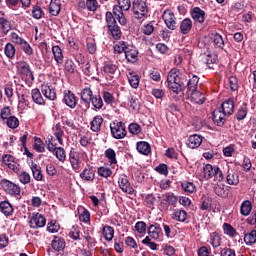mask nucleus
<instances>
[{
    "instance_id": "4be33fe9",
    "label": "nucleus",
    "mask_w": 256,
    "mask_h": 256,
    "mask_svg": "<svg viewBox=\"0 0 256 256\" xmlns=\"http://www.w3.org/2000/svg\"><path fill=\"white\" fill-rule=\"evenodd\" d=\"M51 247L54 251H63V249H65V239L59 236H54V239L51 242Z\"/></svg>"
},
{
    "instance_id": "f03ea898",
    "label": "nucleus",
    "mask_w": 256,
    "mask_h": 256,
    "mask_svg": "<svg viewBox=\"0 0 256 256\" xmlns=\"http://www.w3.org/2000/svg\"><path fill=\"white\" fill-rule=\"evenodd\" d=\"M203 173H204V179L209 181V179H213L214 181H218L221 183L225 179V176H223V172L219 168V166H213L211 164H206L203 167Z\"/></svg>"
},
{
    "instance_id": "473e14b6",
    "label": "nucleus",
    "mask_w": 256,
    "mask_h": 256,
    "mask_svg": "<svg viewBox=\"0 0 256 256\" xmlns=\"http://www.w3.org/2000/svg\"><path fill=\"white\" fill-rule=\"evenodd\" d=\"M197 85H199V77L194 75L187 83V93L197 91Z\"/></svg>"
},
{
    "instance_id": "f704fd0d",
    "label": "nucleus",
    "mask_w": 256,
    "mask_h": 256,
    "mask_svg": "<svg viewBox=\"0 0 256 256\" xmlns=\"http://www.w3.org/2000/svg\"><path fill=\"white\" fill-rule=\"evenodd\" d=\"M4 165H7L12 171H17V164H15V158L11 155H4L2 158Z\"/></svg>"
},
{
    "instance_id": "79ce46f5",
    "label": "nucleus",
    "mask_w": 256,
    "mask_h": 256,
    "mask_svg": "<svg viewBox=\"0 0 256 256\" xmlns=\"http://www.w3.org/2000/svg\"><path fill=\"white\" fill-rule=\"evenodd\" d=\"M247 113H248V108H247V104L246 103H243L237 113H236V119L238 121H243V119H245V117H247Z\"/></svg>"
},
{
    "instance_id": "e2e57ef3",
    "label": "nucleus",
    "mask_w": 256,
    "mask_h": 256,
    "mask_svg": "<svg viewBox=\"0 0 256 256\" xmlns=\"http://www.w3.org/2000/svg\"><path fill=\"white\" fill-rule=\"evenodd\" d=\"M21 49L24 51L25 55L31 56L33 55V48L31 47L30 44L26 40H24L21 44Z\"/></svg>"
},
{
    "instance_id": "c03bdc74",
    "label": "nucleus",
    "mask_w": 256,
    "mask_h": 256,
    "mask_svg": "<svg viewBox=\"0 0 256 256\" xmlns=\"http://www.w3.org/2000/svg\"><path fill=\"white\" fill-rule=\"evenodd\" d=\"M228 185H239V175L233 171L228 170V175L226 177Z\"/></svg>"
},
{
    "instance_id": "c756f323",
    "label": "nucleus",
    "mask_w": 256,
    "mask_h": 256,
    "mask_svg": "<svg viewBox=\"0 0 256 256\" xmlns=\"http://www.w3.org/2000/svg\"><path fill=\"white\" fill-rule=\"evenodd\" d=\"M172 219H174V221L185 223V221H187V212L182 209H175L172 215Z\"/></svg>"
},
{
    "instance_id": "20e7f679",
    "label": "nucleus",
    "mask_w": 256,
    "mask_h": 256,
    "mask_svg": "<svg viewBox=\"0 0 256 256\" xmlns=\"http://www.w3.org/2000/svg\"><path fill=\"white\" fill-rule=\"evenodd\" d=\"M132 9L136 19H143V17H146L147 13H149L147 0H134Z\"/></svg>"
},
{
    "instance_id": "8fccbe9b",
    "label": "nucleus",
    "mask_w": 256,
    "mask_h": 256,
    "mask_svg": "<svg viewBox=\"0 0 256 256\" xmlns=\"http://www.w3.org/2000/svg\"><path fill=\"white\" fill-rule=\"evenodd\" d=\"M0 27L4 33V35H7V33H9V31H11V22H9V20L0 17Z\"/></svg>"
},
{
    "instance_id": "3c124183",
    "label": "nucleus",
    "mask_w": 256,
    "mask_h": 256,
    "mask_svg": "<svg viewBox=\"0 0 256 256\" xmlns=\"http://www.w3.org/2000/svg\"><path fill=\"white\" fill-rule=\"evenodd\" d=\"M63 135L64 132L61 129V124H56L55 128H54V136L56 137L58 143H60V145H63Z\"/></svg>"
},
{
    "instance_id": "052dcab7",
    "label": "nucleus",
    "mask_w": 256,
    "mask_h": 256,
    "mask_svg": "<svg viewBox=\"0 0 256 256\" xmlns=\"http://www.w3.org/2000/svg\"><path fill=\"white\" fill-rule=\"evenodd\" d=\"M164 197H165L164 201H166L168 205H172L173 207L177 205V196H175V194L168 193V194H165Z\"/></svg>"
},
{
    "instance_id": "603ef678",
    "label": "nucleus",
    "mask_w": 256,
    "mask_h": 256,
    "mask_svg": "<svg viewBox=\"0 0 256 256\" xmlns=\"http://www.w3.org/2000/svg\"><path fill=\"white\" fill-rule=\"evenodd\" d=\"M223 231L225 235H229V237H236L237 230L231 226V224L224 223L223 224Z\"/></svg>"
},
{
    "instance_id": "e433bc0d",
    "label": "nucleus",
    "mask_w": 256,
    "mask_h": 256,
    "mask_svg": "<svg viewBox=\"0 0 256 256\" xmlns=\"http://www.w3.org/2000/svg\"><path fill=\"white\" fill-rule=\"evenodd\" d=\"M31 171H32V175L36 181H43V174L41 173V166H39L35 163H32Z\"/></svg>"
},
{
    "instance_id": "4c0bfd02",
    "label": "nucleus",
    "mask_w": 256,
    "mask_h": 256,
    "mask_svg": "<svg viewBox=\"0 0 256 256\" xmlns=\"http://www.w3.org/2000/svg\"><path fill=\"white\" fill-rule=\"evenodd\" d=\"M103 72L105 75H115L117 72V65L111 63V62H105L103 66Z\"/></svg>"
},
{
    "instance_id": "b1692460",
    "label": "nucleus",
    "mask_w": 256,
    "mask_h": 256,
    "mask_svg": "<svg viewBox=\"0 0 256 256\" xmlns=\"http://www.w3.org/2000/svg\"><path fill=\"white\" fill-rule=\"evenodd\" d=\"M0 210L5 217H11V215H13V205H11L9 201L0 202Z\"/></svg>"
},
{
    "instance_id": "c85d7f7f",
    "label": "nucleus",
    "mask_w": 256,
    "mask_h": 256,
    "mask_svg": "<svg viewBox=\"0 0 256 256\" xmlns=\"http://www.w3.org/2000/svg\"><path fill=\"white\" fill-rule=\"evenodd\" d=\"M52 53L54 55V59H55L57 65H63L64 57H63V50H61V47L53 46Z\"/></svg>"
},
{
    "instance_id": "c9c22d12",
    "label": "nucleus",
    "mask_w": 256,
    "mask_h": 256,
    "mask_svg": "<svg viewBox=\"0 0 256 256\" xmlns=\"http://www.w3.org/2000/svg\"><path fill=\"white\" fill-rule=\"evenodd\" d=\"M253 209V205L251 204V201L245 200L241 206H240V213L244 217H247L251 213V210Z\"/></svg>"
},
{
    "instance_id": "412c9836",
    "label": "nucleus",
    "mask_w": 256,
    "mask_h": 256,
    "mask_svg": "<svg viewBox=\"0 0 256 256\" xmlns=\"http://www.w3.org/2000/svg\"><path fill=\"white\" fill-rule=\"evenodd\" d=\"M191 29H193V21L191 18H185L180 23V33H182V35H188V33L191 32Z\"/></svg>"
},
{
    "instance_id": "0e129e2a",
    "label": "nucleus",
    "mask_w": 256,
    "mask_h": 256,
    "mask_svg": "<svg viewBox=\"0 0 256 256\" xmlns=\"http://www.w3.org/2000/svg\"><path fill=\"white\" fill-rule=\"evenodd\" d=\"M99 7V2L97 0H86V9L88 11H97Z\"/></svg>"
},
{
    "instance_id": "72a5a7b5",
    "label": "nucleus",
    "mask_w": 256,
    "mask_h": 256,
    "mask_svg": "<svg viewBox=\"0 0 256 256\" xmlns=\"http://www.w3.org/2000/svg\"><path fill=\"white\" fill-rule=\"evenodd\" d=\"M102 233L104 239H106L107 241H113V238L115 237V229H113V227L109 225L104 226Z\"/></svg>"
},
{
    "instance_id": "774afa93",
    "label": "nucleus",
    "mask_w": 256,
    "mask_h": 256,
    "mask_svg": "<svg viewBox=\"0 0 256 256\" xmlns=\"http://www.w3.org/2000/svg\"><path fill=\"white\" fill-rule=\"evenodd\" d=\"M220 256H237L234 249L231 248H223L220 251Z\"/></svg>"
},
{
    "instance_id": "a19ab883",
    "label": "nucleus",
    "mask_w": 256,
    "mask_h": 256,
    "mask_svg": "<svg viewBox=\"0 0 256 256\" xmlns=\"http://www.w3.org/2000/svg\"><path fill=\"white\" fill-rule=\"evenodd\" d=\"M4 53L8 59H15V46L12 43H7L4 47Z\"/></svg>"
},
{
    "instance_id": "680f3d73",
    "label": "nucleus",
    "mask_w": 256,
    "mask_h": 256,
    "mask_svg": "<svg viewBox=\"0 0 256 256\" xmlns=\"http://www.w3.org/2000/svg\"><path fill=\"white\" fill-rule=\"evenodd\" d=\"M79 220L82 221V223H89V221H91V213H89V210L83 208L82 213L79 215Z\"/></svg>"
},
{
    "instance_id": "6e6d98bb",
    "label": "nucleus",
    "mask_w": 256,
    "mask_h": 256,
    "mask_svg": "<svg viewBox=\"0 0 256 256\" xmlns=\"http://www.w3.org/2000/svg\"><path fill=\"white\" fill-rule=\"evenodd\" d=\"M6 124L10 129H17V127H19V119L15 116H10L6 120Z\"/></svg>"
},
{
    "instance_id": "0eeeda50",
    "label": "nucleus",
    "mask_w": 256,
    "mask_h": 256,
    "mask_svg": "<svg viewBox=\"0 0 256 256\" xmlns=\"http://www.w3.org/2000/svg\"><path fill=\"white\" fill-rule=\"evenodd\" d=\"M81 157H83V154L71 148L69 153V161L74 171H79V169H81Z\"/></svg>"
},
{
    "instance_id": "338daca9",
    "label": "nucleus",
    "mask_w": 256,
    "mask_h": 256,
    "mask_svg": "<svg viewBox=\"0 0 256 256\" xmlns=\"http://www.w3.org/2000/svg\"><path fill=\"white\" fill-rule=\"evenodd\" d=\"M182 189L186 193H195V184H193L191 182H184V183H182Z\"/></svg>"
},
{
    "instance_id": "2eb2a0df",
    "label": "nucleus",
    "mask_w": 256,
    "mask_h": 256,
    "mask_svg": "<svg viewBox=\"0 0 256 256\" xmlns=\"http://www.w3.org/2000/svg\"><path fill=\"white\" fill-rule=\"evenodd\" d=\"M148 235L151 239L157 241V239L163 235V230L159 224H152L148 227Z\"/></svg>"
},
{
    "instance_id": "09e8293b",
    "label": "nucleus",
    "mask_w": 256,
    "mask_h": 256,
    "mask_svg": "<svg viewBox=\"0 0 256 256\" xmlns=\"http://www.w3.org/2000/svg\"><path fill=\"white\" fill-rule=\"evenodd\" d=\"M35 151L37 153H45V144L43 143V140L41 138H35L34 139V145H33Z\"/></svg>"
},
{
    "instance_id": "2f4dec72",
    "label": "nucleus",
    "mask_w": 256,
    "mask_h": 256,
    "mask_svg": "<svg viewBox=\"0 0 256 256\" xmlns=\"http://www.w3.org/2000/svg\"><path fill=\"white\" fill-rule=\"evenodd\" d=\"M113 15L116 19H118L120 25H127V18H125V14H123V11L119 10V7H113Z\"/></svg>"
},
{
    "instance_id": "5701e85b",
    "label": "nucleus",
    "mask_w": 256,
    "mask_h": 256,
    "mask_svg": "<svg viewBox=\"0 0 256 256\" xmlns=\"http://www.w3.org/2000/svg\"><path fill=\"white\" fill-rule=\"evenodd\" d=\"M80 178L83 181H93L95 179V170L92 167L85 168L80 173Z\"/></svg>"
},
{
    "instance_id": "1a4fd4ad",
    "label": "nucleus",
    "mask_w": 256,
    "mask_h": 256,
    "mask_svg": "<svg viewBox=\"0 0 256 256\" xmlns=\"http://www.w3.org/2000/svg\"><path fill=\"white\" fill-rule=\"evenodd\" d=\"M62 101L70 109H75L77 107V96H75L71 90H64Z\"/></svg>"
},
{
    "instance_id": "dca6fc26",
    "label": "nucleus",
    "mask_w": 256,
    "mask_h": 256,
    "mask_svg": "<svg viewBox=\"0 0 256 256\" xmlns=\"http://www.w3.org/2000/svg\"><path fill=\"white\" fill-rule=\"evenodd\" d=\"M191 17L196 23H205V12L199 7H194L192 9Z\"/></svg>"
},
{
    "instance_id": "4468645a",
    "label": "nucleus",
    "mask_w": 256,
    "mask_h": 256,
    "mask_svg": "<svg viewBox=\"0 0 256 256\" xmlns=\"http://www.w3.org/2000/svg\"><path fill=\"white\" fill-rule=\"evenodd\" d=\"M203 143V136L194 134L192 136H189L187 146L189 149H197L201 147V144Z\"/></svg>"
},
{
    "instance_id": "f3484780",
    "label": "nucleus",
    "mask_w": 256,
    "mask_h": 256,
    "mask_svg": "<svg viewBox=\"0 0 256 256\" xmlns=\"http://www.w3.org/2000/svg\"><path fill=\"white\" fill-rule=\"evenodd\" d=\"M139 51H137V48L133 46H128V49L125 52V58L128 61V63H137Z\"/></svg>"
},
{
    "instance_id": "4d7b16f0",
    "label": "nucleus",
    "mask_w": 256,
    "mask_h": 256,
    "mask_svg": "<svg viewBox=\"0 0 256 256\" xmlns=\"http://www.w3.org/2000/svg\"><path fill=\"white\" fill-rule=\"evenodd\" d=\"M213 43L214 45H216V47H219L220 49H223V47H225V41L223 40V36H221L219 33L214 34Z\"/></svg>"
},
{
    "instance_id": "de8ad7c7",
    "label": "nucleus",
    "mask_w": 256,
    "mask_h": 256,
    "mask_svg": "<svg viewBox=\"0 0 256 256\" xmlns=\"http://www.w3.org/2000/svg\"><path fill=\"white\" fill-rule=\"evenodd\" d=\"M256 242V230H252L250 233L244 235V243L246 245H255Z\"/></svg>"
},
{
    "instance_id": "a18cd8bd",
    "label": "nucleus",
    "mask_w": 256,
    "mask_h": 256,
    "mask_svg": "<svg viewBox=\"0 0 256 256\" xmlns=\"http://www.w3.org/2000/svg\"><path fill=\"white\" fill-rule=\"evenodd\" d=\"M55 157L60 161V163H63L67 159V154L65 152V149L63 147H58L54 151Z\"/></svg>"
},
{
    "instance_id": "7c9ffc66",
    "label": "nucleus",
    "mask_w": 256,
    "mask_h": 256,
    "mask_svg": "<svg viewBox=\"0 0 256 256\" xmlns=\"http://www.w3.org/2000/svg\"><path fill=\"white\" fill-rule=\"evenodd\" d=\"M31 95L36 105H45V99H43V95H41V91L38 88L32 89Z\"/></svg>"
},
{
    "instance_id": "f257e3e1",
    "label": "nucleus",
    "mask_w": 256,
    "mask_h": 256,
    "mask_svg": "<svg viewBox=\"0 0 256 256\" xmlns=\"http://www.w3.org/2000/svg\"><path fill=\"white\" fill-rule=\"evenodd\" d=\"M185 83H187V77L181 74L178 69H171L167 75V87L176 95H179L181 91H183V87H185Z\"/></svg>"
},
{
    "instance_id": "6ab92c4d",
    "label": "nucleus",
    "mask_w": 256,
    "mask_h": 256,
    "mask_svg": "<svg viewBox=\"0 0 256 256\" xmlns=\"http://www.w3.org/2000/svg\"><path fill=\"white\" fill-rule=\"evenodd\" d=\"M42 95L46 97V99H49V101H55L57 99V90L51 86H42Z\"/></svg>"
},
{
    "instance_id": "bb28decb",
    "label": "nucleus",
    "mask_w": 256,
    "mask_h": 256,
    "mask_svg": "<svg viewBox=\"0 0 256 256\" xmlns=\"http://www.w3.org/2000/svg\"><path fill=\"white\" fill-rule=\"evenodd\" d=\"M136 149L138 153L142 155H149L151 153V145L145 141H140L136 144Z\"/></svg>"
},
{
    "instance_id": "ddd939ff",
    "label": "nucleus",
    "mask_w": 256,
    "mask_h": 256,
    "mask_svg": "<svg viewBox=\"0 0 256 256\" xmlns=\"http://www.w3.org/2000/svg\"><path fill=\"white\" fill-rule=\"evenodd\" d=\"M19 71L22 75H25L27 79H31V81H35V76L33 75V71H31V66L27 64V62H20L18 64Z\"/></svg>"
},
{
    "instance_id": "aec40b11",
    "label": "nucleus",
    "mask_w": 256,
    "mask_h": 256,
    "mask_svg": "<svg viewBox=\"0 0 256 256\" xmlns=\"http://www.w3.org/2000/svg\"><path fill=\"white\" fill-rule=\"evenodd\" d=\"M221 109L222 113L226 115H233V111H235V102L231 99L225 100L221 105Z\"/></svg>"
},
{
    "instance_id": "864d4df0",
    "label": "nucleus",
    "mask_w": 256,
    "mask_h": 256,
    "mask_svg": "<svg viewBox=\"0 0 256 256\" xmlns=\"http://www.w3.org/2000/svg\"><path fill=\"white\" fill-rule=\"evenodd\" d=\"M128 48L129 46L124 41H120L114 46V52L118 54L126 53Z\"/></svg>"
},
{
    "instance_id": "49530a36",
    "label": "nucleus",
    "mask_w": 256,
    "mask_h": 256,
    "mask_svg": "<svg viewBox=\"0 0 256 256\" xmlns=\"http://www.w3.org/2000/svg\"><path fill=\"white\" fill-rule=\"evenodd\" d=\"M105 157L108 158L109 163H111V165L117 164V154L115 153V150H113L112 148H108L105 151Z\"/></svg>"
},
{
    "instance_id": "58836bf2",
    "label": "nucleus",
    "mask_w": 256,
    "mask_h": 256,
    "mask_svg": "<svg viewBox=\"0 0 256 256\" xmlns=\"http://www.w3.org/2000/svg\"><path fill=\"white\" fill-rule=\"evenodd\" d=\"M127 77L131 87L137 89L139 87V75L135 74V72H129Z\"/></svg>"
},
{
    "instance_id": "39448f33",
    "label": "nucleus",
    "mask_w": 256,
    "mask_h": 256,
    "mask_svg": "<svg viewBox=\"0 0 256 256\" xmlns=\"http://www.w3.org/2000/svg\"><path fill=\"white\" fill-rule=\"evenodd\" d=\"M110 131L114 139H124L127 137V130L123 122H113L110 124Z\"/></svg>"
},
{
    "instance_id": "13d9d810",
    "label": "nucleus",
    "mask_w": 256,
    "mask_h": 256,
    "mask_svg": "<svg viewBox=\"0 0 256 256\" xmlns=\"http://www.w3.org/2000/svg\"><path fill=\"white\" fill-rule=\"evenodd\" d=\"M10 41H12L15 45H18L19 47H21L25 39L20 37L19 34L12 32L10 34Z\"/></svg>"
},
{
    "instance_id": "7ed1b4c3",
    "label": "nucleus",
    "mask_w": 256,
    "mask_h": 256,
    "mask_svg": "<svg viewBox=\"0 0 256 256\" xmlns=\"http://www.w3.org/2000/svg\"><path fill=\"white\" fill-rule=\"evenodd\" d=\"M106 23L108 31H110L113 39H121V28L119 27V25H117V20H115V16H113V13H106Z\"/></svg>"
},
{
    "instance_id": "f8f14e48",
    "label": "nucleus",
    "mask_w": 256,
    "mask_h": 256,
    "mask_svg": "<svg viewBox=\"0 0 256 256\" xmlns=\"http://www.w3.org/2000/svg\"><path fill=\"white\" fill-rule=\"evenodd\" d=\"M225 117H227V114L222 112L221 108L215 109L213 111V122L218 127H223L225 125V122L227 121Z\"/></svg>"
},
{
    "instance_id": "9d476101",
    "label": "nucleus",
    "mask_w": 256,
    "mask_h": 256,
    "mask_svg": "<svg viewBox=\"0 0 256 256\" xmlns=\"http://www.w3.org/2000/svg\"><path fill=\"white\" fill-rule=\"evenodd\" d=\"M46 223L47 220L45 219V216L39 213L34 214L30 219V227L32 229H41Z\"/></svg>"
},
{
    "instance_id": "cd10ccee",
    "label": "nucleus",
    "mask_w": 256,
    "mask_h": 256,
    "mask_svg": "<svg viewBox=\"0 0 256 256\" xmlns=\"http://www.w3.org/2000/svg\"><path fill=\"white\" fill-rule=\"evenodd\" d=\"M101 125H103V117L100 115L95 116L91 122V131L99 133L101 131Z\"/></svg>"
},
{
    "instance_id": "6e6552de",
    "label": "nucleus",
    "mask_w": 256,
    "mask_h": 256,
    "mask_svg": "<svg viewBox=\"0 0 256 256\" xmlns=\"http://www.w3.org/2000/svg\"><path fill=\"white\" fill-rule=\"evenodd\" d=\"M162 18L166 27L170 29V31H175L177 29V18H175V14L170 10L164 11Z\"/></svg>"
},
{
    "instance_id": "69168bd1",
    "label": "nucleus",
    "mask_w": 256,
    "mask_h": 256,
    "mask_svg": "<svg viewBox=\"0 0 256 256\" xmlns=\"http://www.w3.org/2000/svg\"><path fill=\"white\" fill-rule=\"evenodd\" d=\"M214 193L218 195V197H225V184L223 183L217 184L214 187Z\"/></svg>"
},
{
    "instance_id": "423d86ee",
    "label": "nucleus",
    "mask_w": 256,
    "mask_h": 256,
    "mask_svg": "<svg viewBox=\"0 0 256 256\" xmlns=\"http://www.w3.org/2000/svg\"><path fill=\"white\" fill-rule=\"evenodd\" d=\"M1 185L5 193H7L8 195H11L12 197H15V195H21V187H19V185L9 180H3L1 182Z\"/></svg>"
},
{
    "instance_id": "5fc2aeb1",
    "label": "nucleus",
    "mask_w": 256,
    "mask_h": 256,
    "mask_svg": "<svg viewBox=\"0 0 256 256\" xmlns=\"http://www.w3.org/2000/svg\"><path fill=\"white\" fill-rule=\"evenodd\" d=\"M118 11H129L131 9V0H118Z\"/></svg>"
},
{
    "instance_id": "9b49d317",
    "label": "nucleus",
    "mask_w": 256,
    "mask_h": 256,
    "mask_svg": "<svg viewBox=\"0 0 256 256\" xmlns=\"http://www.w3.org/2000/svg\"><path fill=\"white\" fill-rule=\"evenodd\" d=\"M118 184L124 193H128V195H133V193H135V189L131 187V183L129 182V178H127V176L122 175L118 180Z\"/></svg>"
},
{
    "instance_id": "393cba45",
    "label": "nucleus",
    "mask_w": 256,
    "mask_h": 256,
    "mask_svg": "<svg viewBox=\"0 0 256 256\" xmlns=\"http://www.w3.org/2000/svg\"><path fill=\"white\" fill-rule=\"evenodd\" d=\"M93 96V91L89 87L84 88L80 93L81 101H83L85 105H89V103H91Z\"/></svg>"
},
{
    "instance_id": "bf43d9fd",
    "label": "nucleus",
    "mask_w": 256,
    "mask_h": 256,
    "mask_svg": "<svg viewBox=\"0 0 256 256\" xmlns=\"http://www.w3.org/2000/svg\"><path fill=\"white\" fill-rule=\"evenodd\" d=\"M210 245L214 249H217V247H221V237L217 234H213L210 236Z\"/></svg>"
},
{
    "instance_id": "ea45409f",
    "label": "nucleus",
    "mask_w": 256,
    "mask_h": 256,
    "mask_svg": "<svg viewBox=\"0 0 256 256\" xmlns=\"http://www.w3.org/2000/svg\"><path fill=\"white\" fill-rule=\"evenodd\" d=\"M90 103L92 104L94 109H103V98H101V95L92 96V99H90Z\"/></svg>"
},
{
    "instance_id": "37998d69",
    "label": "nucleus",
    "mask_w": 256,
    "mask_h": 256,
    "mask_svg": "<svg viewBox=\"0 0 256 256\" xmlns=\"http://www.w3.org/2000/svg\"><path fill=\"white\" fill-rule=\"evenodd\" d=\"M200 209L201 211H209V209H211V198L206 196V195H202L201 200H200Z\"/></svg>"
},
{
    "instance_id": "a878e982",
    "label": "nucleus",
    "mask_w": 256,
    "mask_h": 256,
    "mask_svg": "<svg viewBox=\"0 0 256 256\" xmlns=\"http://www.w3.org/2000/svg\"><path fill=\"white\" fill-rule=\"evenodd\" d=\"M49 12L54 17H57V15H59V13H61V1L52 0L49 5Z\"/></svg>"
},
{
    "instance_id": "a211bd4d",
    "label": "nucleus",
    "mask_w": 256,
    "mask_h": 256,
    "mask_svg": "<svg viewBox=\"0 0 256 256\" xmlns=\"http://www.w3.org/2000/svg\"><path fill=\"white\" fill-rule=\"evenodd\" d=\"M190 95V101L191 103H194L195 105H203L205 103V94L201 93L200 91H194L188 93Z\"/></svg>"
}]
</instances>
